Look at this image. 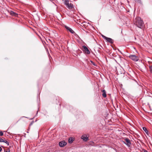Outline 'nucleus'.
<instances>
[{
    "mask_svg": "<svg viewBox=\"0 0 152 152\" xmlns=\"http://www.w3.org/2000/svg\"><path fill=\"white\" fill-rule=\"evenodd\" d=\"M134 24L138 28H142L144 24L143 22L140 18H136L134 20Z\"/></svg>",
    "mask_w": 152,
    "mask_h": 152,
    "instance_id": "f257e3e1",
    "label": "nucleus"
},
{
    "mask_svg": "<svg viewBox=\"0 0 152 152\" xmlns=\"http://www.w3.org/2000/svg\"><path fill=\"white\" fill-rule=\"evenodd\" d=\"M64 4L69 9H72L73 7V5L72 3H69V0H64Z\"/></svg>",
    "mask_w": 152,
    "mask_h": 152,
    "instance_id": "f03ea898",
    "label": "nucleus"
},
{
    "mask_svg": "<svg viewBox=\"0 0 152 152\" xmlns=\"http://www.w3.org/2000/svg\"><path fill=\"white\" fill-rule=\"evenodd\" d=\"M129 57L133 61H137L139 60V57L138 56L134 55H130Z\"/></svg>",
    "mask_w": 152,
    "mask_h": 152,
    "instance_id": "7ed1b4c3",
    "label": "nucleus"
},
{
    "mask_svg": "<svg viewBox=\"0 0 152 152\" xmlns=\"http://www.w3.org/2000/svg\"><path fill=\"white\" fill-rule=\"evenodd\" d=\"M102 37L104 39L106 40L107 42H109L110 43L113 44V43L114 41L112 39L106 37L103 35H102Z\"/></svg>",
    "mask_w": 152,
    "mask_h": 152,
    "instance_id": "20e7f679",
    "label": "nucleus"
},
{
    "mask_svg": "<svg viewBox=\"0 0 152 152\" xmlns=\"http://www.w3.org/2000/svg\"><path fill=\"white\" fill-rule=\"evenodd\" d=\"M83 49V51L85 54H89L90 52L88 48L85 45H83L82 46Z\"/></svg>",
    "mask_w": 152,
    "mask_h": 152,
    "instance_id": "39448f33",
    "label": "nucleus"
},
{
    "mask_svg": "<svg viewBox=\"0 0 152 152\" xmlns=\"http://www.w3.org/2000/svg\"><path fill=\"white\" fill-rule=\"evenodd\" d=\"M124 140L126 141V142L124 141V143L127 146H129L131 145L130 140L127 138H125Z\"/></svg>",
    "mask_w": 152,
    "mask_h": 152,
    "instance_id": "423d86ee",
    "label": "nucleus"
},
{
    "mask_svg": "<svg viewBox=\"0 0 152 152\" xmlns=\"http://www.w3.org/2000/svg\"><path fill=\"white\" fill-rule=\"evenodd\" d=\"M66 142L65 141H63L59 142V145L61 147H63L66 145Z\"/></svg>",
    "mask_w": 152,
    "mask_h": 152,
    "instance_id": "0eeeda50",
    "label": "nucleus"
},
{
    "mask_svg": "<svg viewBox=\"0 0 152 152\" xmlns=\"http://www.w3.org/2000/svg\"><path fill=\"white\" fill-rule=\"evenodd\" d=\"M65 27L67 31H69L71 33L73 34H75L74 31L71 28L66 26H65Z\"/></svg>",
    "mask_w": 152,
    "mask_h": 152,
    "instance_id": "6e6552de",
    "label": "nucleus"
},
{
    "mask_svg": "<svg viewBox=\"0 0 152 152\" xmlns=\"http://www.w3.org/2000/svg\"><path fill=\"white\" fill-rule=\"evenodd\" d=\"M81 138L85 141H86L88 140V137L84 135L81 136Z\"/></svg>",
    "mask_w": 152,
    "mask_h": 152,
    "instance_id": "1a4fd4ad",
    "label": "nucleus"
},
{
    "mask_svg": "<svg viewBox=\"0 0 152 152\" xmlns=\"http://www.w3.org/2000/svg\"><path fill=\"white\" fill-rule=\"evenodd\" d=\"M102 96L104 97H106L107 96V95L106 94V91L104 89H103L102 91Z\"/></svg>",
    "mask_w": 152,
    "mask_h": 152,
    "instance_id": "9d476101",
    "label": "nucleus"
},
{
    "mask_svg": "<svg viewBox=\"0 0 152 152\" xmlns=\"http://www.w3.org/2000/svg\"><path fill=\"white\" fill-rule=\"evenodd\" d=\"M10 14L12 16H16L18 14L15 12H14L13 11H11L10 12Z\"/></svg>",
    "mask_w": 152,
    "mask_h": 152,
    "instance_id": "9b49d317",
    "label": "nucleus"
},
{
    "mask_svg": "<svg viewBox=\"0 0 152 152\" xmlns=\"http://www.w3.org/2000/svg\"><path fill=\"white\" fill-rule=\"evenodd\" d=\"M145 68V66L144 65V64H142V65L140 66V67H139V69L141 71H142V68Z\"/></svg>",
    "mask_w": 152,
    "mask_h": 152,
    "instance_id": "f8f14e48",
    "label": "nucleus"
},
{
    "mask_svg": "<svg viewBox=\"0 0 152 152\" xmlns=\"http://www.w3.org/2000/svg\"><path fill=\"white\" fill-rule=\"evenodd\" d=\"M142 129H143V130L144 131V132H145V133L147 134H148V131L147 129L146 128H145V127H143Z\"/></svg>",
    "mask_w": 152,
    "mask_h": 152,
    "instance_id": "ddd939ff",
    "label": "nucleus"
},
{
    "mask_svg": "<svg viewBox=\"0 0 152 152\" xmlns=\"http://www.w3.org/2000/svg\"><path fill=\"white\" fill-rule=\"evenodd\" d=\"M73 139L72 138V137H70L69 138L68 140V142L69 143L71 144L73 142Z\"/></svg>",
    "mask_w": 152,
    "mask_h": 152,
    "instance_id": "4468645a",
    "label": "nucleus"
},
{
    "mask_svg": "<svg viewBox=\"0 0 152 152\" xmlns=\"http://www.w3.org/2000/svg\"><path fill=\"white\" fill-rule=\"evenodd\" d=\"M3 142L6 143L7 144V145L8 146L9 145V143L6 140H4V142Z\"/></svg>",
    "mask_w": 152,
    "mask_h": 152,
    "instance_id": "2eb2a0df",
    "label": "nucleus"
},
{
    "mask_svg": "<svg viewBox=\"0 0 152 152\" xmlns=\"http://www.w3.org/2000/svg\"><path fill=\"white\" fill-rule=\"evenodd\" d=\"M150 71V72L152 74V66H149Z\"/></svg>",
    "mask_w": 152,
    "mask_h": 152,
    "instance_id": "dca6fc26",
    "label": "nucleus"
},
{
    "mask_svg": "<svg viewBox=\"0 0 152 152\" xmlns=\"http://www.w3.org/2000/svg\"><path fill=\"white\" fill-rule=\"evenodd\" d=\"M90 62H91V63H92V64H93L94 66H96V65L95 63L94 62L92 61H90Z\"/></svg>",
    "mask_w": 152,
    "mask_h": 152,
    "instance_id": "f3484780",
    "label": "nucleus"
},
{
    "mask_svg": "<svg viewBox=\"0 0 152 152\" xmlns=\"http://www.w3.org/2000/svg\"><path fill=\"white\" fill-rule=\"evenodd\" d=\"M3 134H4L1 131V132H0V136H2L3 135Z\"/></svg>",
    "mask_w": 152,
    "mask_h": 152,
    "instance_id": "a211bd4d",
    "label": "nucleus"
},
{
    "mask_svg": "<svg viewBox=\"0 0 152 152\" xmlns=\"http://www.w3.org/2000/svg\"><path fill=\"white\" fill-rule=\"evenodd\" d=\"M4 142V140L0 137V142Z\"/></svg>",
    "mask_w": 152,
    "mask_h": 152,
    "instance_id": "6ab92c4d",
    "label": "nucleus"
},
{
    "mask_svg": "<svg viewBox=\"0 0 152 152\" xmlns=\"http://www.w3.org/2000/svg\"><path fill=\"white\" fill-rule=\"evenodd\" d=\"M34 123V121H32L31 122L30 124V126H31V125H32Z\"/></svg>",
    "mask_w": 152,
    "mask_h": 152,
    "instance_id": "aec40b11",
    "label": "nucleus"
},
{
    "mask_svg": "<svg viewBox=\"0 0 152 152\" xmlns=\"http://www.w3.org/2000/svg\"><path fill=\"white\" fill-rule=\"evenodd\" d=\"M10 149H7V151H6V152H10Z\"/></svg>",
    "mask_w": 152,
    "mask_h": 152,
    "instance_id": "412c9836",
    "label": "nucleus"
},
{
    "mask_svg": "<svg viewBox=\"0 0 152 152\" xmlns=\"http://www.w3.org/2000/svg\"><path fill=\"white\" fill-rule=\"evenodd\" d=\"M50 1H51V2H52L53 4H55L54 3V2H53V1L54 0H49Z\"/></svg>",
    "mask_w": 152,
    "mask_h": 152,
    "instance_id": "4be33fe9",
    "label": "nucleus"
},
{
    "mask_svg": "<svg viewBox=\"0 0 152 152\" xmlns=\"http://www.w3.org/2000/svg\"><path fill=\"white\" fill-rule=\"evenodd\" d=\"M114 149L115 150V151L116 152H118L117 151V150L115 148H114Z\"/></svg>",
    "mask_w": 152,
    "mask_h": 152,
    "instance_id": "5701e85b",
    "label": "nucleus"
},
{
    "mask_svg": "<svg viewBox=\"0 0 152 152\" xmlns=\"http://www.w3.org/2000/svg\"><path fill=\"white\" fill-rule=\"evenodd\" d=\"M37 113H38V111H37V113H36V115H37Z\"/></svg>",
    "mask_w": 152,
    "mask_h": 152,
    "instance_id": "b1692460",
    "label": "nucleus"
},
{
    "mask_svg": "<svg viewBox=\"0 0 152 152\" xmlns=\"http://www.w3.org/2000/svg\"><path fill=\"white\" fill-rule=\"evenodd\" d=\"M47 152H50V151H48Z\"/></svg>",
    "mask_w": 152,
    "mask_h": 152,
    "instance_id": "393cba45",
    "label": "nucleus"
}]
</instances>
